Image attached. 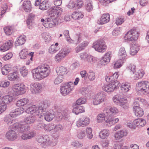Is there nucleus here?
I'll return each mask as SVG.
<instances>
[{"instance_id": "1", "label": "nucleus", "mask_w": 149, "mask_h": 149, "mask_svg": "<svg viewBox=\"0 0 149 149\" xmlns=\"http://www.w3.org/2000/svg\"><path fill=\"white\" fill-rule=\"evenodd\" d=\"M13 130H10L6 134V137L9 141H12L16 139L17 135L16 132L18 133L26 132L30 130V127L24 124L23 122L16 123L12 125Z\"/></svg>"}, {"instance_id": "2", "label": "nucleus", "mask_w": 149, "mask_h": 149, "mask_svg": "<svg viewBox=\"0 0 149 149\" xmlns=\"http://www.w3.org/2000/svg\"><path fill=\"white\" fill-rule=\"evenodd\" d=\"M50 70L49 65L44 64L33 70L32 72L35 79L40 80L47 77L50 72Z\"/></svg>"}, {"instance_id": "3", "label": "nucleus", "mask_w": 149, "mask_h": 149, "mask_svg": "<svg viewBox=\"0 0 149 149\" xmlns=\"http://www.w3.org/2000/svg\"><path fill=\"white\" fill-rule=\"evenodd\" d=\"M119 76L118 72H115L111 76V82L109 84H105L103 86L102 89L103 91L107 93L113 92L114 90L117 89L120 86V83L117 79Z\"/></svg>"}, {"instance_id": "4", "label": "nucleus", "mask_w": 149, "mask_h": 149, "mask_svg": "<svg viewBox=\"0 0 149 149\" xmlns=\"http://www.w3.org/2000/svg\"><path fill=\"white\" fill-rule=\"evenodd\" d=\"M137 92L141 95H145L149 93V82L142 81L138 82L136 84Z\"/></svg>"}, {"instance_id": "5", "label": "nucleus", "mask_w": 149, "mask_h": 149, "mask_svg": "<svg viewBox=\"0 0 149 149\" xmlns=\"http://www.w3.org/2000/svg\"><path fill=\"white\" fill-rule=\"evenodd\" d=\"M113 100L114 103L119 105L123 108L126 109L127 108V100L126 97L120 95H117L113 97Z\"/></svg>"}, {"instance_id": "6", "label": "nucleus", "mask_w": 149, "mask_h": 149, "mask_svg": "<svg viewBox=\"0 0 149 149\" xmlns=\"http://www.w3.org/2000/svg\"><path fill=\"white\" fill-rule=\"evenodd\" d=\"M93 47L95 50L100 52H104L107 49L105 42L102 39H99L95 42Z\"/></svg>"}, {"instance_id": "7", "label": "nucleus", "mask_w": 149, "mask_h": 149, "mask_svg": "<svg viewBox=\"0 0 149 149\" xmlns=\"http://www.w3.org/2000/svg\"><path fill=\"white\" fill-rule=\"evenodd\" d=\"M73 83L72 81L67 82L63 84L60 88L61 94L65 96L68 94L73 88Z\"/></svg>"}, {"instance_id": "8", "label": "nucleus", "mask_w": 149, "mask_h": 149, "mask_svg": "<svg viewBox=\"0 0 149 149\" xmlns=\"http://www.w3.org/2000/svg\"><path fill=\"white\" fill-rule=\"evenodd\" d=\"M139 37L137 31L134 29H131L125 34L124 37L125 40L127 41H132L136 40Z\"/></svg>"}, {"instance_id": "9", "label": "nucleus", "mask_w": 149, "mask_h": 149, "mask_svg": "<svg viewBox=\"0 0 149 149\" xmlns=\"http://www.w3.org/2000/svg\"><path fill=\"white\" fill-rule=\"evenodd\" d=\"M106 100V96L103 92H100L96 94L93 100V104L97 105Z\"/></svg>"}, {"instance_id": "10", "label": "nucleus", "mask_w": 149, "mask_h": 149, "mask_svg": "<svg viewBox=\"0 0 149 149\" xmlns=\"http://www.w3.org/2000/svg\"><path fill=\"white\" fill-rule=\"evenodd\" d=\"M12 89L17 95L22 94L26 92L25 86L23 84H18L14 85Z\"/></svg>"}, {"instance_id": "11", "label": "nucleus", "mask_w": 149, "mask_h": 149, "mask_svg": "<svg viewBox=\"0 0 149 149\" xmlns=\"http://www.w3.org/2000/svg\"><path fill=\"white\" fill-rule=\"evenodd\" d=\"M70 49L68 48H64L61 50L55 57L56 61L59 62L63 59L70 53Z\"/></svg>"}, {"instance_id": "12", "label": "nucleus", "mask_w": 149, "mask_h": 149, "mask_svg": "<svg viewBox=\"0 0 149 149\" xmlns=\"http://www.w3.org/2000/svg\"><path fill=\"white\" fill-rule=\"evenodd\" d=\"M104 112L106 114L107 116L111 117L117 113L118 110L116 108L114 107L108 106L104 108Z\"/></svg>"}, {"instance_id": "13", "label": "nucleus", "mask_w": 149, "mask_h": 149, "mask_svg": "<svg viewBox=\"0 0 149 149\" xmlns=\"http://www.w3.org/2000/svg\"><path fill=\"white\" fill-rule=\"evenodd\" d=\"M90 119L89 118L85 116H82L76 122V125L78 127H85L88 125L90 123Z\"/></svg>"}, {"instance_id": "14", "label": "nucleus", "mask_w": 149, "mask_h": 149, "mask_svg": "<svg viewBox=\"0 0 149 149\" xmlns=\"http://www.w3.org/2000/svg\"><path fill=\"white\" fill-rule=\"evenodd\" d=\"M46 21L45 22V27L46 28H50L54 27L56 26L58 24V22L57 19L55 18H54L52 17H50L46 18Z\"/></svg>"}, {"instance_id": "15", "label": "nucleus", "mask_w": 149, "mask_h": 149, "mask_svg": "<svg viewBox=\"0 0 149 149\" xmlns=\"http://www.w3.org/2000/svg\"><path fill=\"white\" fill-rule=\"evenodd\" d=\"M50 14L51 17H57L61 15L62 9L58 6H54L51 8L50 9Z\"/></svg>"}, {"instance_id": "16", "label": "nucleus", "mask_w": 149, "mask_h": 149, "mask_svg": "<svg viewBox=\"0 0 149 149\" xmlns=\"http://www.w3.org/2000/svg\"><path fill=\"white\" fill-rule=\"evenodd\" d=\"M31 91L33 94H36L41 91L42 86L39 83H32L31 84Z\"/></svg>"}, {"instance_id": "17", "label": "nucleus", "mask_w": 149, "mask_h": 149, "mask_svg": "<svg viewBox=\"0 0 149 149\" xmlns=\"http://www.w3.org/2000/svg\"><path fill=\"white\" fill-rule=\"evenodd\" d=\"M44 147L49 146H55L57 143L56 141H54L53 139H51L48 135L44 136Z\"/></svg>"}, {"instance_id": "18", "label": "nucleus", "mask_w": 149, "mask_h": 149, "mask_svg": "<svg viewBox=\"0 0 149 149\" xmlns=\"http://www.w3.org/2000/svg\"><path fill=\"white\" fill-rule=\"evenodd\" d=\"M13 42L12 40H8L3 44L0 47V50L4 52L8 50L13 46Z\"/></svg>"}, {"instance_id": "19", "label": "nucleus", "mask_w": 149, "mask_h": 149, "mask_svg": "<svg viewBox=\"0 0 149 149\" xmlns=\"http://www.w3.org/2000/svg\"><path fill=\"white\" fill-rule=\"evenodd\" d=\"M24 109L22 107L13 109L10 112V115L11 117H15L23 113Z\"/></svg>"}, {"instance_id": "20", "label": "nucleus", "mask_w": 149, "mask_h": 149, "mask_svg": "<svg viewBox=\"0 0 149 149\" xmlns=\"http://www.w3.org/2000/svg\"><path fill=\"white\" fill-rule=\"evenodd\" d=\"M110 20L109 14L108 13L104 14L97 21L99 24L102 25L108 22Z\"/></svg>"}, {"instance_id": "21", "label": "nucleus", "mask_w": 149, "mask_h": 149, "mask_svg": "<svg viewBox=\"0 0 149 149\" xmlns=\"http://www.w3.org/2000/svg\"><path fill=\"white\" fill-rule=\"evenodd\" d=\"M38 110L39 109L38 107L33 105L28 108L26 110V112L29 114H34V116L35 115H40V113L38 112L39 111Z\"/></svg>"}, {"instance_id": "22", "label": "nucleus", "mask_w": 149, "mask_h": 149, "mask_svg": "<svg viewBox=\"0 0 149 149\" xmlns=\"http://www.w3.org/2000/svg\"><path fill=\"white\" fill-rule=\"evenodd\" d=\"M48 107V104L45 102H42L40 104L39 106L38 107V108L39 109L38 112L40 113V115L42 116V115L45 114V112Z\"/></svg>"}, {"instance_id": "23", "label": "nucleus", "mask_w": 149, "mask_h": 149, "mask_svg": "<svg viewBox=\"0 0 149 149\" xmlns=\"http://www.w3.org/2000/svg\"><path fill=\"white\" fill-rule=\"evenodd\" d=\"M43 115L45 119L47 121H50L55 117V113L53 110H51L45 113V114Z\"/></svg>"}, {"instance_id": "24", "label": "nucleus", "mask_w": 149, "mask_h": 149, "mask_svg": "<svg viewBox=\"0 0 149 149\" xmlns=\"http://www.w3.org/2000/svg\"><path fill=\"white\" fill-rule=\"evenodd\" d=\"M22 7L24 10L26 12H30L32 9L31 2L28 0L24 1L22 5Z\"/></svg>"}, {"instance_id": "25", "label": "nucleus", "mask_w": 149, "mask_h": 149, "mask_svg": "<svg viewBox=\"0 0 149 149\" xmlns=\"http://www.w3.org/2000/svg\"><path fill=\"white\" fill-rule=\"evenodd\" d=\"M56 71L58 76H62L67 73V68L63 66L57 67L56 68Z\"/></svg>"}, {"instance_id": "26", "label": "nucleus", "mask_w": 149, "mask_h": 149, "mask_svg": "<svg viewBox=\"0 0 149 149\" xmlns=\"http://www.w3.org/2000/svg\"><path fill=\"white\" fill-rule=\"evenodd\" d=\"M110 53H107L100 60V63L102 65H105L109 63L110 60Z\"/></svg>"}, {"instance_id": "27", "label": "nucleus", "mask_w": 149, "mask_h": 149, "mask_svg": "<svg viewBox=\"0 0 149 149\" xmlns=\"http://www.w3.org/2000/svg\"><path fill=\"white\" fill-rule=\"evenodd\" d=\"M118 55L121 60H123V61H125L127 55L124 47H122L120 48Z\"/></svg>"}, {"instance_id": "28", "label": "nucleus", "mask_w": 149, "mask_h": 149, "mask_svg": "<svg viewBox=\"0 0 149 149\" xmlns=\"http://www.w3.org/2000/svg\"><path fill=\"white\" fill-rule=\"evenodd\" d=\"M127 134V130L124 129L121 130L115 134V138L116 140H118L124 136H126Z\"/></svg>"}, {"instance_id": "29", "label": "nucleus", "mask_w": 149, "mask_h": 149, "mask_svg": "<svg viewBox=\"0 0 149 149\" xmlns=\"http://www.w3.org/2000/svg\"><path fill=\"white\" fill-rule=\"evenodd\" d=\"M136 127H139L143 126L146 124V120L143 118L136 119L134 120Z\"/></svg>"}, {"instance_id": "30", "label": "nucleus", "mask_w": 149, "mask_h": 149, "mask_svg": "<svg viewBox=\"0 0 149 149\" xmlns=\"http://www.w3.org/2000/svg\"><path fill=\"white\" fill-rule=\"evenodd\" d=\"M84 16L82 12L79 11H76L73 13L72 17L74 19L78 20L83 18Z\"/></svg>"}, {"instance_id": "31", "label": "nucleus", "mask_w": 149, "mask_h": 149, "mask_svg": "<svg viewBox=\"0 0 149 149\" xmlns=\"http://www.w3.org/2000/svg\"><path fill=\"white\" fill-rule=\"evenodd\" d=\"M26 40V36L22 35L20 36L18 38L17 40L15 42L16 46H19L23 45L25 42Z\"/></svg>"}, {"instance_id": "32", "label": "nucleus", "mask_w": 149, "mask_h": 149, "mask_svg": "<svg viewBox=\"0 0 149 149\" xmlns=\"http://www.w3.org/2000/svg\"><path fill=\"white\" fill-rule=\"evenodd\" d=\"M36 118L34 116L31 115L25 118L24 121V122L27 124H29L33 123L36 120Z\"/></svg>"}, {"instance_id": "33", "label": "nucleus", "mask_w": 149, "mask_h": 149, "mask_svg": "<svg viewBox=\"0 0 149 149\" xmlns=\"http://www.w3.org/2000/svg\"><path fill=\"white\" fill-rule=\"evenodd\" d=\"M84 109L83 106L77 105L73 109L72 111L76 114L77 115L80 113L84 112Z\"/></svg>"}, {"instance_id": "34", "label": "nucleus", "mask_w": 149, "mask_h": 149, "mask_svg": "<svg viewBox=\"0 0 149 149\" xmlns=\"http://www.w3.org/2000/svg\"><path fill=\"white\" fill-rule=\"evenodd\" d=\"M11 66L10 65H6L1 69L2 74L4 75H7L11 69Z\"/></svg>"}, {"instance_id": "35", "label": "nucleus", "mask_w": 149, "mask_h": 149, "mask_svg": "<svg viewBox=\"0 0 149 149\" xmlns=\"http://www.w3.org/2000/svg\"><path fill=\"white\" fill-rule=\"evenodd\" d=\"M13 100L12 96L7 95L4 96L2 99L0 100V101L6 104L10 103Z\"/></svg>"}, {"instance_id": "36", "label": "nucleus", "mask_w": 149, "mask_h": 149, "mask_svg": "<svg viewBox=\"0 0 149 149\" xmlns=\"http://www.w3.org/2000/svg\"><path fill=\"white\" fill-rule=\"evenodd\" d=\"M19 78V74L17 72H15L9 74L8 76V78L10 81H15Z\"/></svg>"}, {"instance_id": "37", "label": "nucleus", "mask_w": 149, "mask_h": 149, "mask_svg": "<svg viewBox=\"0 0 149 149\" xmlns=\"http://www.w3.org/2000/svg\"><path fill=\"white\" fill-rule=\"evenodd\" d=\"M104 113H101L99 114L97 116V120L98 123H101L102 122L103 120H104L106 122V119H108L109 118V117L107 116Z\"/></svg>"}, {"instance_id": "38", "label": "nucleus", "mask_w": 149, "mask_h": 149, "mask_svg": "<svg viewBox=\"0 0 149 149\" xmlns=\"http://www.w3.org/2000/svg\"><path fill=\"white\" fill-rule=\"evenodd\" d=\"M130 86L127 83H122L120 86L121 91L122 92L126 93L130 89Z\"/></svg>"}, {"instance_id": "39", "label": "nucleus", "mask_w": 149, "mask_h": 149, "mask_svg": "<svg viewBox=\"0 0 149 149\" xmlns=\"http://www.w3.org/2000/svg\"><path fill=\"white\" fill-rule=\"evenodd\" d=\"M29 102V100L27 99L23 98L17 101L16 104L18 107L23 106Z\"/></svg>"}, {"instance_id": "40", "label": "nucleus", "mask_w": 149, "mask_h": 149, "mask_svg": "<svg viewBox=\"0 0 149 149\" xmlns=\"http://www.w3.org/2000/svg\"><path fill=\"white\" fill-rule=\"evenodd\" d=\"M109 134V131L106 130H103L100 132L99 136L101 138L105 139L106 138Z\"/></svg>"}, {"instance_id": "41", "label": "nucleus", "mask_w": 149, "mask_h": 149, "mask_svg": "<svg viewBox=\"0 0 149 149\" xmlns=\"http://www.w3.org/2000/svg\"><path fill=\"white\" fill-rule=\"evenodd\" d=\"M144 74V71L143 70H140L136 72L135 76L134 77V79L135 80H137L141 78Z\"/></svg>"}, {"instance_id": "42", "label": "nucleus", "mask_w": 149, "mask_h": 149, "mask_svg": "<svg viewBox=\"0 0 149 149\" xmlns=\"http://www.w3.org/2000/svg\"><path fill=\"white\" fill-rule=\"evenodd\" d=\"M36 130H41L43 129H47V125L42 122H40L37 124L35 127Z\"/></svg>"}, {"instance_id": "43", "label": "nucleus", "mask_w": 149, "mask_h": 149, "mask_svg": "<svg viewBox=\"0 0 149 149\" xmlns=\"http://www.w3.org/2000/svg\"><path fill=\"white\" fill-rule=\"evenodd\" d=\"M34 17L35 15L32 13H31L29 15L26 21L28 26L29 25L31 26L32 24L34 21Z\"/></svg>"}, {"instance_id": "44", "label": "nucleus", "mask_w": 149, "mask_h": 149, "mask_svg": "<svg viewBox=\"0 0 149 149\" xmlns=\"http://www.w3.org/2000/svg\"><path fill=\"white\" fill-rule=\"evenodd\" d=\"M119 120L118 118H117L114 119L112 117H109V118L106 119V123H109L110 125L116 123L119 121Z\"/></svg>"}, {"instance_id": "45", "label": "nucleus", "mask_w": 149, "mask_h": 149, "mask_svg": "<svg viewBox=\"0 0 149 149\" xmlns=\"http://www.w3.org/2000/svg\"><path fill=\"white\" fill-rule=\"evenodd\" d=\"M139 47L137 45H134L131 48L130 54L131 55H135L139 51Z\"/></svg>"}, {"instance_id": "46", "label": "nucleus", "mask_w": 149, "mask_h": 149, "mask_svg": "<svg viewBox=\"0 0 149 149\" xmlns=\"http://www.w3.org/2000/svg\"><path fill=\"white\" fill-rule=\"evenodd\" d=\"M49 8V4H48L47 1H43L39 6V9L43 10H47Z\"/></svg>"}, {"instance_id": "47", "label": "nucleus", "mask_w": 149, "mask_h": 149, "mask_svg": "<svg viewBox=\"0 0 149 149\" xmlns=\"http://www.w3.org/2000/svg\"><path fill=\"white\" fill-rule=\"evenodd\" d=\"M5 34L7 36L11 35L13 32V28L12 26H8L3 29Z\"/></svg>"}, {"instance_id": "48", "label": "nucleus", "mask_w": 149, "mask_h": 149, "mask_svg": "<svg viewBox=\"0 0 149 149\" xmlns=\"http://www.w3.org/2000/svg\"><path fill=\"white\" fill-rule=\"evenodd\" d=\"M134 111L135 114L137 117H141L144 114L143 110L140 107L136 109Z\"/></svg>"}, {"instance_id": "49", "label": "nucleus", "mask_w": 149, "mask_h": 149, "mask_svg": "<svg viewBox=\"0 0 149 149\" xmlns=\"http://www.w3.org/2000/svg\"><path fill=\"white\" fill-rule=\"evenodd\" d=\"M86 9L88 12H90L93 8L92 2L91 0L87 1V3L86 4Z\"/></svg>"}, {"instance_id": "50", "label": "nucleus", "mask_w": 149, "mask_h": 149, "mask_svg": "<svg viewBox=\"0 0 149 149\" xmlns=\"http://www.w3.org/2000/svg\"><path fill=\"white\" fill-rule=\"evenodd\" d=\"M85 61H86L91 64H93L96 62L97 61V59L90 55H88Z\"/></svg>"}, {"instance_id": "51", "label": "nucleus", "mask_w": 149, "mask_h": 149, "mask_svg": "<svg viewBox=\"0 0 149 149\" xmlns=\"http://www.w3.org/2000/svg\"><path fill=\"white\" fill-rule=\"evenodd\" d=\"M19 70L21 75L24 77H26L28 73V69L24 66L21 68Z\"/></svg>"}, {"instance_id": "52", "label": "nucleus", "mask_w": 149, "mask_h": 149, "mask_svg": "<svg viewBox=\"0 0 149 149\" xmlns=\"http://www.w3.org/2000/svg\"><path fill=\"white\" fill-rule=\"evenodd\" d=\"M28 54V53L26 49H23L19 53V55L22 59H25Z\"/></svg>"}, {"instance_id": "53", "label": "nucleus", "mask_w": 149, "mask_h": 149, "mask_svg": "<svg viewBox=\"0 0 149 149\" xmlns=\"http://www.w3.org/2000/svg\"><path fill=\"white\" fill-rule=\"evenodd\" d=\"M59 49V47H55V46L51 45L49 48V52L51 54H53L56 53Z\"/></svg>"}, {"instance_id": "54", "label": "nucleus", "mask_w": 149, "mask_h": 149, "mask_svg": "<svg viewBox=\"0 0 149 149\" xmlns=\"http://www.w3.org/2000/svg\"><path fill=\"white\" fill-rule=\"evenodd\" d=\"M87 136L89 139H92L93 137V135L92 134V129L90 127H88L86 129Z\"/></svg>"}, {"instance_id": "55", "label": "nucleus", "mask_w": 149, "mask_h": 149, "mask_svg": "<svg viewBox=\"0 0 149 149\" xmlns=\"http://www.w3.org/2000/svg\"><path fill=\"white\" fill-rule=\"evenodd\" d=\"M42 38L45 40V42H48L50 40V36L48 35V33L44 32L41 34Z\"/></svg>"}, {"instance_id": "56", "label": "nucleus", "mask_w": 149, "mask_h": 149, "mask_svg": "<svg viewBox=\"0 0 149 149\" xmlns=\"http://www.w3.org/2000/svg\"><path fill=\"white\" fill-rule=\"evenodd\" d=\"M87 76L89 80L91 81L94 80L95 78V74L93 72H90L87 74Z\"/></svg>"}, {"instance_id": "57", "label": "nucleus", "mask_w": 149, "mask_h": 149, "mask_svg": "<svg viewBox=\"0 0 149 149\" xmlns=\"http://www.w3.org/2000/svg\"><path fill=\"white\" fill-rule=\"evenodd\" d=\"M10 82L7 80L3 81H0V87L6 88L9 86Z\"/></svg>"}, {"instance_id": "58", "label": "nucleus", "mask_w": 149, "mask_h": 149, "mask_svg": "<svg viewBox=\"0 0 149 149\" xmlns=\"http://www.w3.org/2000/svg\"><path fill=\"white\" fill-rule=\"evenodd\" d=\"M67 7L70 9H77L76 7V3L73 1H70L67 6Z\"/></svg>"}, {"instance_id": "59", "label": "nucleus", "mask_w": 149, "mask_h": 149, "mask_svg": "<svg viewBox=\"0 0 149 149\" xmlns=\"http://www.w3.org/2000/svg\"><path fill=\"white\" fill-rule=\"evenodd\" d=\"M63 78L62 76H58L54 80V83L55 84H58L61 83L63 80Z\"/></svg>"}, {"instance_id": "60", "label": "nucleus", "mask_w": 149, "mask_h": 149, "mask_svg": "<svg viewBox=\"0 0 149 149\" xmlns=\"http://www.w3.org/2000/svg\"><path fill=\"white\" fill-rule=\"evenodd\" d=\"M61 111L63 118L66 120L68 119L69 117L68 110L67 109H65Z\"/></svg>"}, {"instance_id": "61", "label": "nucleus", "mask_w": 149, "mask_h": 149, "mask_svg": "<svg viewBox=\"0 0 149 149\" xmlns=\"http://www.w3.org/2000/svg\"><path fill=\"white\" fill-rule=\"evenodd\" d=\"M121 59L120 60H118L116 61L114 64L113 67L115 69H117L120 68L122 66V63L124 62L123 61L122 62V61Z\"/></svg>"}, {"instance_id": "62", "label": "nucleus", "mask_w": 149, "mask_h": 149, "mask_svg": "<svg viewBox=\"0 0 149 149\" xmlns=\"http://www.w3.org/2000/svg\"><path fill=\"white\" fill-rule=\"evenodd\" d=\"M127 126L132 129H135L136 127L135 123H134V120L133 121H129L127 122Z\"/></svg>"}, {"instance_id": "63", "label": "nucleus", "mask_w": 149, "mask_h": 149, "mask_svg": "<svg viewBox=\"0 0 149 149\" xmlns=\"http://www.w3.org/2000/svg\"><path fill=\"white\" fill-rule=\"evenodd\" d=\"M76 3V7L77 8L79 9L84 5V2L81 0H78L75 2Z\"/></svg>"}, {"instance_id": "64", "label": "nucleus", "mask_w": 149, "mask_h": 149, "mask_svg": "<svg viewBox=\"0 0 149 149\" xmlns=\"http://www.w3.org/2000/svg\"><path fill=\"white\" fill-rule=\"evenodd\" d=\"M71 145L73 146L76 147H80L83 146L82 143L77 141L72 142L71 143Z\"/></svg>"}]
</instances>
